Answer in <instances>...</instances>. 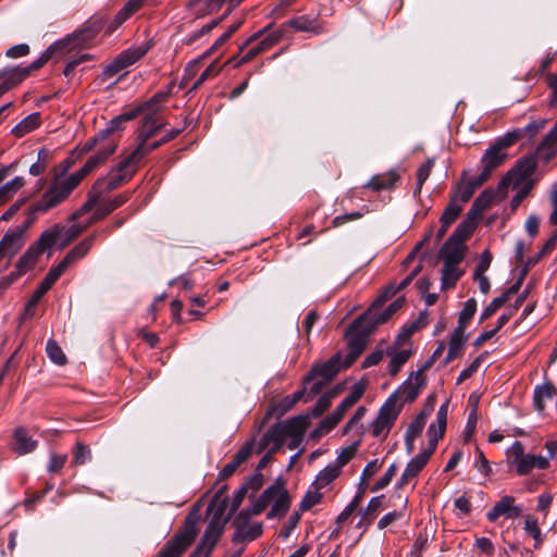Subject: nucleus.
Wrapping results in <instances>:
<instances>
[{"label": "nucleus", "mask_w": 557, "mask_h": 557, "mask_svg": "<svg viewBox=\"0 0 557 557\" xmlns=\"http://www.w3.org/2000/svg\"><path fill=\"white\" fill-rule=\"evenodd\" d=\"M83 180L84 177L78 171L69 175H63V173L54 174L48 189L36 201L35 209L37 211H49L59 206L69 198Z\"/></svg>", "instance_id": "obj_1"}, {"label": "nucleus", "mask_w": 557, "mask_h": 557, "mask_svg": "<svg viewBox=\"0 0 557 557\" xmlns=\"http://www.w3.org/2000/svg\"><path fill=\"white\" fill-rule=\"evenodd\" d=\"M99 32V27L92 26H86L85 28L75 32L72 36L66 38L63 41L54 42L41 55L36 59L34 62H32L28 66H15V70L17 72L23 73V81L33 72L39 70L41 66H44L53 55L55 49L58 47H65L71 46L72 48L76 47H87L89 42L94 40L96 35Z\"/></svg>", "instance_id": "obj_2"}, {"label": "nucleus", "mask_w": 557, "mask_h": 557, "mask_svg": "<svg viewBox=\"0 0 557 557\" xmlns=\"http://www.w3.org/2000/svg\"><path fill=\"white\" fill-rule=\"evenodd\" d=\"M198 518L188 515L182 530L176 532L169 540L158 554V557H181L184 552L191 545L198 534Z\"/></svg>", "instance_id": "obj_3"}, {"label": "nucleus", "mask_w": 557, "mask_h": 557, "mask_svg": "<svg viewBox=\"0 0 557 557\" xmlns=\"http://www.w3.org/2000/svg\"><path fill=\"white\" fill-rule=\"evenodd\" d=\"M401 408L403 404H398L397 393H393L380 408L377 417L372 422V434L375 437L381 435L386 437L395 421L397 420Z\"/></svg>", "instance_id": "obj_4"}, {"label": "nucleus", "mask_w": 557, "mask_h": 557, "mask_svg": "<svg viewBox=\"0 0 557 557\" xmlns=\"http://www.w3.org/2000/svg\"><path fill=\"white\" fill-rule=\"evenodd\" d=\"M133 175L132 170L121 161L107 176L98 178L90 190L101 200L107 194L129 181Z\"/></svg>", "instance_id": "obj_5"}, {"label": "nucleus", "mask_w": 557, "mask_h": 557, "mask_svg": "<svg viewBox=\"0 0 557 557\" xmlns=\"http://www.w3.org/2000/svg\"><path fill=\"white\" fill-rule=\"evenodd\" d=\"M227 506V498H224L218 506L212 520L208 523L203 536L198 544L199 550L203 552V557H209L214 546L222 536L224 523L221 522V517Z\"/></svg>", "instance_id": "obj_6"}, {"label": "nucleus", "mask_w": 557, "mask_h": 557, "mask_svg": "<svg viewBox=\"0 0 557 557\" xmlns=\"http://www.w3.org/2000/svg\"><path fill=\"white\" fill-rule=\"evenodd\" d=\"M537 166L536 158L528 156L520 159L513 169L500 181L498 188H506L512 183L513 188H519L521 184L532 181L530 177L535 172Z\"/></svg>", "instance_id": "obj_7"}, {"label": "nucleus", "mask_w": 557, "mask_h": 557, "mask_svg": "<svg viewBox=\"0 0 557 557\" xmlns=\"http://www.w3.org/2000/svg\"><path fill=\"white\" fill-rule=\"evenodd\" d=\"M249 519L250 515L245 510H242L235 518L236 531L233 536L235 543L250 542L262 534V524L256 522L247 525Z\"/></svg>", "instance_id": "obj_8"}, {"label": "nucleus", "mask_w": 557, "mask_h": 557, "mask_svg": "<svg viewBox=\"0 0 557 557\" xmlns=\"http://www.w3.org/2000/svg\"><path fill=\"white\" fill-rule=\"evenodd\" d=\"M522 513V506L516 505V499L510 495L503 496L486 513L490 522H495L499 517L516 519Z\"/></svg>", "instance_id": "obj_9"}, {"label": "nucleus", "mask_w": 557, "mask_h": 557, "mask_svg": "<svg viewBox=\"0 0 557 557\" xmlns=\"http://www.w3.org/2000/svg\"><path fill=\"white\" fill-rule=\"evenodd\" d=\"M139 115V110H131L128 112H124L117 116H115L114 119H112L108 126L100 131L97 136H95L92 139L88 140L86 143V145L84 146L83 148V151H88L90 150L91 148H94L95 146H97V144L99 141H107V140H110L109 139V136L114 133L115 131L120 129L121 128V125L125 122H128L131 120H134L135 117H137Z\"/></svg>", "instance_id": "obj_10"}, {"label": "nucleus", "mask_w": 557, "mask_h": 557, "mask_svg": "<svg viewBox=\"0 0 557 557\" xmlns=\"http://www.w3.org/2000/svg\"><path fill=\"white\" fill-rule=\"evenodd\" d=\"M286 438H290L289 449H295L300 444L309 425V416H297L282 422Z\"/></svg>", "instance_id": "obj_11"}, {"label": "nucleus", "mask_w": 557, "mask_h": 557, "mask_svg": "<svg viewBox=\"0 0 557 557\" xmlns=\"http://www.w3.org/2000/svg\"><path fill=\"white\" fill-rule=\"evenodd\" d=\"M274 487L273 491V499L271 502V509L267 515L268 519H272L275 517H283L289 509L290 500L286 488L284 487L283 482L277 480L274 484L271 485Z\"/></svg>", "instance_id": "obj_12"}, {"label": "nucleus", "mask_w": 557, "mask_h": 557, "mask_svg": "<svg viewBox=\"0 0 557 557\" xmlns=\"http://www.w3.org/2000/svg\"><path fill=\"white\" fill-rule=\"evenodd\" d=\"M116 147L117 145L113 140L104 141L97 152L88 158L84 166L79 169L78 172L85 178L90 172L103 164L108 158L115 152Z\"/></svg>", "instance_id": "obj_13"}, {"label": "nucleus", "mask_w": 557, "mask_h": 557, "mask_svg": "<svg viewBox=\"0 0 557 557\" xmlns=\"http://www.w3.org/2000/svg\"><path fill=\"white\" fill-rule=\"evenodd\" d=\"M432 453L423 449L414 456L406 466L401 476L398 481V486L403 487L409 484L426 466Z\"/></svg>", "instance_id": "obj_14"}, {"label": "nucleus", "mask_w": 557, "mask_h": 557, "mask_svg": "<svg viewBox=\"0 0 557 557\" xmlns=\"http://www.w3.org/2000/svg\"><path fill=\"white\" fill-rule=\"evenodd\" d=\"M423 372V369H419L416 372H412L409 379L404 382V384L396 392L404 397L405 401L412 403L424 387L425 377Z\"/></svg>", "instance_id": "obj_15"}, {"label": "nucleus", "mask_w": 557, "mask_h": 557, "mask_svg": "<svg viewBox=\"0 0 557 557\" xmlns=\"http://www.w3.org/2000/svg\"><path fill=\"white\" fill-rule=\"evenodd\" d=\"M286 435L282 422L272 425L262 436L259 443V453L270 447V453L277 451L286 442Z\"/></svg>", "instance_id": "obj_16"}, {"label": "nucleus", "mask_w": 557, "mask_h": 557, "mask_svg": "<svg viewBox=\"0 0 557 557\" xmlns=\"http://www.w3.org/2000/svg\"><path fill=\"white\" fill-rule=\"evenodd\" d=\"M23 233L16 227L9 230L0 242V259L12 258L23 246Z\"/></svg>", "instance_id": "obj_17"}, {"label": "nucleus", "mask_w": 557, "mask_h": 557, "mask_svg": "<svg viewBox=\"0 0 557 557\" xmlns=\"http://www.w3.org/2000/svg\"><path fill=\"white\" fill-rule=\"evenodd\" d=\"M253 449V442H247L233 457V459L227 462L223 469L221 470L219 478L224 480L234 474L237 468L246 462L248 458L251 456Z\"/></svg>", "instance_id": "obj_18"}, {"label": "nucleus", "mask_w": 557, "mask_h": 557, "mask_svg": "<svg viewBox=\"0 0 557 557\" xmlns=\"http://www.w3.org/2000/svg\"><path fill=\"white\" fill-rule=\"evenodd\" d=\"M405 304V298L399 297L394 302H392L387 308H385L381 313H377V310H374V315L366 317V313L358 318L355 321V325L360 324L362 321H370V327H374L375 325L382 324L386 322L398 309L403 307Z\"/></svg>", "instance_id": "obj_19"}, {"label": "nucleus", "mask_w": 557, "mask_h": 557, "mask_svg": "<svg viewBox=\"0 0 557 557\" xmlns=\"http://www.w3.org/2000/svg\"><path fill=\"white\" fill-rule=\"evenodd\" d=\"M38 442L34 440L28 432L23 428H17L14 431L12 448L18 455H26L34 451Z\"/></svg>", "instance_id": "obj_20"}, {"label": "nucleus", "mask_w": 557, "mask_h": 557, "mask_svg": "<svg viewBox=\"0 0 557 557\" xmlns=\"http://www.w3.org/2000/svg\"><path fill=\"white\" fill-rule=\"evenodd\" d=\"M557 394L556 387L550 382H545L542 385H536L533 392V406L534 409L542 413L546 408V401L552 400Z\"/></svg>", "instance_id": "obj_21"}, {"label": "nucleus", "mask_w": 557, "mask_h": 557, "mask_svg": "<svg viewBox=\"0 0 557 557\" xmlns=\"http://www.w3.org/2000/svg\"><path fill=\"white\" fill-rule=\"evenodd\" d=\"M62 267L55 265L52 267L49 272L46 274L44 280L37 286L35 292L32 295V302L38 304L42 296L53 286V284L59 280V277L64 273Z\"/></svg>", "instance_id": "obj_22"}, {"label": "nucleus", "mask_w": 557, "mask_h": 557, "mask_svg": "<svg viewBox=\"0 0 557 557\" xmlns=\"http://www.w3.org/2000/svg\"><path fill=\"white\" fill-rule=\"evenodd\" d=\"M128 200V196L127 194H121V195H117L116 197H114L112 200H108L106 201L103 198L99 201V203L97 205V208L96 210L94 211V214L91 216V221L90 223L92 222H96V221H99L101 219H103L106 215L110 214L111 212H113L115 209H117L119 207H121L123 203H125L126 201Z\"/></svg>", "instance_id": "obj_23"}, {"label": "nucleus", "mask_w": 557, "mask_h": 557, "mask_svg": "<svg viewBox=\"0 0 557 557\" xmlns=\"http://www.w3.org/2000/svg\"><path fill=\"white\" fill-rule=\"evenodd\" d=\"M506 158V153L497 144L491 146L484 152L481 163L483 165V170L491 174L497 166H499Z\"/></svg>", "instance_id": "obj_24"}, {"label": "nucleus", "mask_w": 557, "mask_h": 557, "mask_svg": "<svg viewBox=\"0 0 557 557\" xmlns=\"http://www.w3.org/2000/svg\"><path fill=\"white\" fill-rule=\"evenodd\" d=\"M95 236H90L82 240L74 248H72L66 256L59 262V267H62V270H65L73 263L75 260L83 258L90 250Z\"/></svg>", "instance_id": "obj_25"}, {"label": "nucleus", "mask_w": 557, "mask_h": 557, "mask_svg": "<svg viewBox=\"0 0 557 557\" xmlns=\"http://www.w3.org/2000/svg\"><path fill=\"white\" fill-rule=\"evenodd\" d=\"M339 371L338 358L333 357L322 364H318L309 372V379L313 380L317 376L330 382Z\"/></svg>", "instance_id": "obj_26"}, {"label": "nucleus", "mask_w": 557, "mask_h": 557, "mask_svg": "<svg viewBox=\"0 0 557 557\" xmlns=\"http://www.w3.org/2000/svg\"><path fill=\"white\" fill-rule=\"evenodd\" d=\"M549 467V460L546 457L541 455H531L527 454V456L521 460L519 467H517L516 472L519 475H527L533 469L545 470Z\"/></svg>", "instance_id": "obj_27"}, {"label": "nucleus", "mask_w": 557, "mask_h": 557, "mask_svg": "<svg viewBox=\"0 0 557 557\" xmlns=\"http://www.w3.org/2000/svg\"><path fill=\"white\" fill-rule=\"evenodd\" d=\"M148 141L139 139L138 135L136 149L122 160L123 164L132 170L133 174L137 171L138 163L151 152Z\"/></svg>", "instance_id": "obj_28"}, {"label": "nucleus", "mask_w": 557, "mask_h": 557, "mask_svg": "<svg viewBox=\"0 0 557 557\" xmlns=\"http://www.w3.org/2000/svg\"><path fill=\"white\" fill-rule=\"evenodd\" d=\"M163 123L160 122L158 114L156 112H148L144 116L143 126L138 133L139 139L149 140L157 135V133L161 129Z\"/></svg>", "instance_id": "obj_29"}, {"label": "nucleus", "mask_w": 557, "mask_h": 557, "mask_svg": "<svg viewBox=\"0 0 557 557\" xmlns=\"http://www.w3.org/2000/svg\"><path fill=\"white\" fill-rule=\"evenodd\" d=\"M288 26L298 32H309L314 35L324 33L323 27L319 24L318 18L308 15H301L288 21Z\"/></svg>", "instance_id": "obj_30"}, {"label": "nucleus", "mask_w": 557, "mask_h": 557, "mask_svg": "<svg viewBox=\"0 0 557 557\" xmlns=\"http://www.w3.org/2000/svg\"><path fill=\"white\" fill-rule=\"evenodd\" d=\"M398 180L399 174L397 171L391 170L386 173L374 175L366 186L380 191L392 188Z\"/></svg>", "instance_id": "obj_31"}, {"label": "nucleus", "mask_w": 557, "mask_h": 557, "mask_svg": "<svg viewBox=\"0 0 557 557\" xmlns=\"http://www.w3.org/2000/svg\"><path fill=\"white\" fill-rule=\"evenodd\" d=\"M195 17H202L221 9L218 0H189L187 4Z\"/></svg>", "instance_id": "obj_32"}, {"label": "nucleus", "mask_w": 557, "mask_h": 557, "mask_svg": "<svg viewBox=\"0 0 557 557\" xmlns=\"http://www.w3.org/2000/svg\"><path fill=\"white\" fill-rule=\"evenodd\" d=\"M440 255L444 263L459 265L463 259V246L449 244L447 240L441 248Z\"/></svg>", "instance_id": "obj_33"}, {"label": "nucleus", "mask_w": 557, "mask_h": 557, "mask_svg": "<svg viewBox=\"0 0 557 557\" xmlns=\"http://www.w3.org/2000/svg\"><path fill=\"white\" fill-rule=\"evenodd\" d=\"M557 153V134L549 131L537 147L536 154L545 161L550 160Z\"/></svg>", "instance_id": "obj_34"}, {"label": "nucleus", "mask_w": 557, "mask_h": 557, "mask_svg": "<svg viewBox=\"0 0 557 557\" xmlns=\"http://www.w3.org/2000/svg\"><path fill=\"white\" fill-rule=\"evenodd\" d=\"M17 72L15 67L4 70L0 73V96L14 88L23 82V73Z\"/></svg>", "instance_id": "obj_35"}, {"label": "nucleus", "mask_w": 557, "mask_h": 557, "mask_svg": "<svg viewBox=\"0 0 557 557\" xmlns=\"http://www.w3.org/2000/svg\"><path fill=\"white\" fill-rule=\"evenodd\" d=\"M341 474L338 465L330 463L323 470L319 472L313 482V486L318 490H322L332 483Z\"/></svg>", "instance_id": "obj_36"}, {"label": "nucleus", "mask_w": 557, "mask_h": 557, "mask_svg": "<svg viewBox=\"0 0 557 557\" xmlns=\"http://www.w3.org/2000/svg\"><path fill=\"white\" fill-rule=\"evenodd\" d=\"M410 349H403L396 354L393 352L392 348H387L386 355L391 356L389 364H388V373L391 375H396L400 368L409 360L411 357Z\"/></svg>", "instance_id": "obj_37"}, {"label": "nucleus", "mask_w": 557, "mask_h": 557, "mask_svg": "<svg viewBox=\"0 0 557 557\" xmlns=\"http://www.w3.org/2000/svg\"><path fill=\"white\" fill-rule=\"evenodd\" d=\"M39 113H32L13 127L12 134L15 137H23L36 129L39 126Z\"/></svg>", "instance_id": "obj_38"}, {"label": "nucleus", "mask_w": 557, "mask_h": 557, "mask_svg": "<svg viewBox=\"0 0 557 557\" xmlns=\"http://www.w3.org/2000/svg\"><path fill=\"white\" fill-rule=\"evenodd\" d=\"M363 388L362 387H355L354 391L347 395L339 405L334 409L332 412L335 417H337L339 420L343 419L346 411L351 408L362 396Z\"/></svg>", "instance_id": "obj_39"}, {"label": "nucleus", "mask_w": 557, "mask_h": 557, "mask_svg": "<svg viewBox=\"0 0 557 557\" xmlns=\"http://www.w3.org/2000/svg\"><path fill=\"white\" fill-rule=\"evenodd\" d=\"M42 252L34 244L20 258L16 267L21 273H25L34 268L36 261Z\"/></svg>", "instance_id": "obj_40"}, {"label": "nucleus", "mask_w": 557, "mask_h": 557, "mask_svg": "<svg viewBox=\"0 0 557 557\" xmlns=\"http://www.w3.org/2000/svg\"><path fill=\"white\" fill-rule=\"evenodd\" d=\"M61 234L62 227L59 225H53L51 228L42 232L34 245L37 246L41 252H44L46 249L51 248L57 243V239L59 236H61Z\"/></svg>", "instance_id": "obj_41"}, {"label": "nucleus", "mask_w": 557, "mask_h": 557, "mask_svg": "<svg viewBox=\"0 0 557 557\" xmlns=\"http://www.w3.org/2000/svg\"><path fill=\"white\" fill-rule=\"evenodd\" d=\"M474 225L472 222L466 220L458 224L451 235L448 237L449 244H456L462 246L472 234Z\"/></svg>", "instance_id": "obj_42"}, {"label": "nucleus", "mask_w": 557, "mask_h": 557, "mask_svg": "<svg viewBox=\"0 0 557 557\" xmlns=\"http://www.w3.org/2000/svg\"><path fill=\"white\" fill-rule=\"evenodd\" d=\"M147 51L148 47L146 46L132 47L121 52L116 58L119 59V62H121L122 66L126 69L144 57Z\"/></svg>", "instance_id": "obj_43"}, {"label": "nucleus", "mask_w": 557, "mask_h": 557, "mask_svg": "<svg viewBox=\"0 0 557 557\" xmlns=\"http://www.w3.org/2000/svg\"><path fill=\"white\" fill-rule=\"evenodd\" d=\"M169 98L168 91H159L153 97H151L148 101L143 104L136 107L134 110H139L140 113L156 112L158 114L161 104L164 103Z\"/></svg>", "instance_id": "obj_44"}, {"label": "nucleus", "mask_w": 557, "mask_h": 557, "mask_svg": "<svg viewBox=\"0 0 557 557\" xmlns=\"http://www.w3.org/2000/svg\"><path fill=\"white\" fill-rule=\"evenodd\" d=\"M495 197L496 194L493 190L482 191L473 201L472 207L468 212V218L487 209L494 202Z\"/></svg>", "instance_id": "obj_45"}, {"label": "nucleus", "mask_w": 557, "mask_h": 557, "mask_svg": "<svg viewBox=\"0 0 557 557\" xmlns=\"http://www.w3.org/2000/svg\"><path fill=\"white\" fill-rule=\"evenodd\" d=\"M25 180L22 176H16L10 182L0 187V205L12 198L23 186Z\"/></svg>", "instance_id": "obj_46"}, {"label": "nucleus", "mask_w": 557, "mask_h": 557, "mask_svg": "<svg viewBox=\"0 0 557 557\" xmlns=\"http://www.w3.org/2000/svg\"><path fill=\"white\" fill-rule=\"evenodd\" d=\"M460 276L461 272L459 271L458 265L444 263L442 270V288L454 287Z\"/></svg>", "instance_id": "obj_47"}, {"label": "nucleus", "mask_w": 557, "mask_h": 557, "mask_svg": "<svg viewBox=\"0 0 557 557\" xmlns=\"http://www.w3.org/2000/svg\"><path fill=\"white\" fill-rule=\"evenodd\" d=\"M273 491L274 487L269 486L260 495V497L251 505V507L246 510L250 515V517L261 513L271 504L273 499Z\"/></svg>", "instance_id": "obj_48"}, {"label": "nucleus", "mask_w": 557, "mask_h": 557, "mask_svg": "<svg viewBox=\"0 0 557 557\" xmlns=\"http://www.w3.org/2000/svg\"><path fill=\"white\" fill-rule=\"evenodd\" d=\"M384 496H376L370 499L367 509L362 513V518L358 525H370L373 521L376 511L380 509V507L383 504Z\"/></svg>", "instance_id": "obj_49"}, {"label": "nucleus", "mask_w": 557, "mask_h": 557, "mask_svg": "<svg viewBox=\"0 0 557 557\" xmlns=\"http://www.w3.org/2000/svg\"><path fill=\"white\" fill-rule=\"evenodd\" d=\"M434 166V160L428 159L417 171V186L414 188L413 195L419 196L421 194V189L423 184L430 177L432 169Z\"/></svg>", "instance_id": "obj_50"}, {"label": "nucleus", "mask_w": 557, "mask_h": 557, "mask_svg": "<svg viewBox=\"0 0 557 557\" xmlns=\"http://www.w3.org/2000/svg\"><path fill=\"white\" fill-rule=\"evenodd\" d=\"M461 211L462 205L456 201V197H451L442 216L440 218V222H445L451 225L460 215Z\"/></svg>", "instance_id": "obj_51"}, {"label": "nucleus", "mask_w": 557, "mask_h": 557, "mask_svg": "<svg viewBox=\"0 0 557 557\" xmlns=\"http://www.w3.org/2000/svg\"><path fill=\"white\" fill-rule=\"evenodd\" d=\"M46 352L53 363L59 366H63L66 363V357L54 339H49L47 342Z\"/></svg>", "instance_id": "obj_52"}, {"label": "nucleus", "mask_w": 557, "mask_h": 557, "mask_svg": "<svg viewBox=\"0 0 557 557\" xmlns=\"http://www.w3.org/2000/svg\"><path fill=\"white\" fill-rule=\"evenodd\" d=\"M144 0H128L115 15L116 25H121L141 7Z\"/></svg>", "instance_id": "obj_53"}, {"label": "nucleus", "mask_w": 557, "mask_h": 557, "mask_svg": "<svg viewBox=\"0 0 557 557\" xmlns=\"http://www.w3.org/2000/svg\"><path fill=\"white\" fill-rule=\"evenodd\" d=\"M445 430L446 429L438 425V423L430 424V426L428 429L429 445H428V448H425V450H428L432 454L435 451V449L437 447V443H438L440 438L443 437Z\"/></svg>", "instance_id": "obj_54"}, {"label": "nucleus", "mask_w": 557, "mask_h": 557, "mask_svg": "<svg viewBox=\"0 0 557 557\" xmlns=\"http://www.w3.org/2000/svg\"><path fill=\"white\" fill-rule=\"evenodd\" d=\"M398 292H400V289L398 288L397 285H395V284L388 285L385 288L384 293L368 309V311L366 312V317L374 315V310H379V308H381L388 298L393 297Z\"/></svg>", "instance_id": "obj_55"}, {"label": "nucleus", "mask_w": 557, "mask_h": 557, "mask_svg": "<svg viewBox=\"0 0 557 557\" xmlns=\"http://www.w3.org/2000/svg\"><path fill=\"white\" fill-rule=\"evenodd\" d=\"M428 413L420 412L408 425L406 436L418 438L426 423Z\"/></svg>", "instance_id": "obj_56"}, {"label": "nucleus", "mask_w": 557, "mask_h": 557, "mask_svg": "<svg viewBox=\"0 0 557 557\" xmlns=\"http://www.w3.org/2000/svg\"><path fill=\"white\" fill-rule=\"evenodd\" d=\"M50 158V151L47 148H41L38 151V159L29 168V174L38 176L42 174L47 169V163Z\"/></svg>", "instance_id": "obj_57"}, {"label": "nucleus", "mask_w": 557, "mask_h": 557, "mask_svg": "<svg viewBox=\"0 0 557 557\" xmlns=\"http://www.w3.org/2000/svg\"><path fill=\"white\" fill-rule=\"evenodd\" d=\"M524 531L534 539L536 548L542 545V532L536 519L531 516H527L524 520Z\"/></svg>", "instance_id": "obj_58"}, {"label": "nucleus", "mask_w": 557, "mask_h": 557, "mask_svg": "<svg viewBox=\"0 0 557 557\" xmlns=\"http://www.w3.org/2000/svg\"><path fill=\"white\" fill-rule=\"evenodd\" d=\"M91 459V451L88 446L78 442L73 448V460L72 463L75 466H82Z\"/></svg>", "instance_id": "obj_59"}, {"label": "nucleus", "mask_w": 557, "mask_h": 557, "mask_svg": "<svg viewBox=\"0 0 557 557\" xmlns=\"http://www.w3.org/2000/svg\"><path fill=\"white\" fill-rule=\"evenodd\" d=\"M223 18H215L210 21L209 23L205 24L200 29L195 30L194 33L189 34L185 39L184 42L186 45H191L196 40H198L201 36L209 34L213 28H215Z\"/></svg>", "instance_id": "obj_60"}, {"label": "nucleus", "mask_w": 557, "mask_h": 557, "mask_svg": "<svg viewBox=\"0 0 557 557\" xmlns=\"http://www.w3.org/2000/svg\"><path fill=\"white\" fill-rule=\"evenodd\" d=\"M520 186L521 187L510 201V208L512 211H516L522 203V201L528 197V195L533 188V181H528L524 184H521Z\"/></svg>", "instance_id": "obj_61"}, {"label": "nucleus", "mask_w": 557, "mask_h": 557, "mask_svg": "<svg viewBox=\"0 0 557 557\" xmlns=\"http://www.w3.org/2000/svg\"><path fill=\"white\" fill-rule=\"evenodd\" d=\"M474 191L475 189L472 187V185L465 181L458 185L457 190L453 197H456L457 202L463 205L471 199Z\"/></svg>", "instance_id": "obj_62"}, {"label": "nucleus", "mask_w": 557, "mask_h": 557, "mask_svg": "<svg viewBox=\"0 0 557 557\" xmlns=\"http://www.w3.org/2000/svg\"><path fill=\"white\" fill-rule=\"evenodd\" d=\"M336 395L335 392H327L323 394L317 401L313 407L311 414L315 418L321 416L325 410H327L332 404V399Z\"/></svg>", "instance_id": "obj_63"}, {"label": "nucleus", "mask_w": 557, "mask_h": 557, "mask_svg": "<svg viewBox=\"0 0 557 557\" xmlns=\"http://www.w3.org/2000/svg\"><path fill=\"white\" fill-rule=\"evenodd\" d=\"M321 499H322V493L320 492V490L314 487L313 491H308L306 493V495L304 496L302 500L300 502V510L301 511L309 510L310 508H312L313 506L319 504Z\"/></svg>", "instance_id": "obj_64"}]
</instances>
